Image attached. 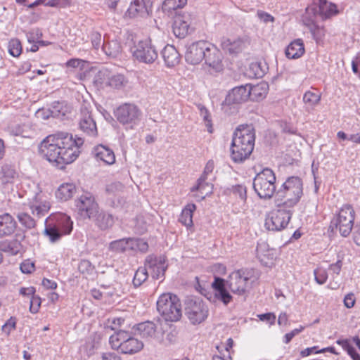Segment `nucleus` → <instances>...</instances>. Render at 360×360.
<instances>
[{"label":"nucleus","mask_w":360,"mask_h":360,"mask_svg":"<svg viewBox=\"0 0 360 360\" xmlns=\"http://www.w3.org/2000/svg\"><path fill=\"white\" fill-rule=\"evenodd\" d=\"M83 143L82 138L73 139L72 134L59 132L44 139L39 146V151L43 158L62 169L77 159Z\"/></svg>","instance_id":"1"},{"label":"nucleus","mask_w":360,"mask_h":360,"mask_svg":"<svg viewBox=\"0 0 360 360\" xmlns=\"http://www.w3.org/2000/svg\"><path fill=\"white\" fill-rule=\"evenodd\" d=\"M255 134L252 126H239L233 133L231 144V158L236 163L248 159L255 146Z\"/></svg>","instance_id":"2"},{"label":"nucleus","mask_w":360,"mask_h":360,"mask_svg":"<svg viewBox=\"0 0 360 360\" xmlns=\"http://www.w3.org/2000/svg\"><path fill=\"white\" fill-rule=\"evenodd\" d=\"M303 195V182L299 176L288 177L275 194L277 207L292 208L300 200Z\"/></svg>","instance_id":"3"},{"label":"nucleus","mask_w":360,"mask_h":360,"mask_svg":"<svg viewBox=\"0 0 360 360\" xmlns=\"http://www.w3.org/2000/svg\"><path fill=\"white\" fill-rule=\"evenodd\" d=\"M157 309L167 321H177L182 316L180 300L172 293H164L159 297Z\"/></svg>","instance_id":"4"},{"label":"nucleus","mask_w":360,"mask_h":360,"mask_svg":"<svg viewBox=\"0 0 360 360\" xmlns=\"http://www.w3.org/2000/svg\"><path fill=\"white\" fill-rule=\"evenodd\" d=\"M276 175L272 169L266 167L257 174L253 179L255 192L261 199H270L276 192Z\"/></svg>","instance_id":"5"},{"label":"nucleus","mask_w":360,"mask_h":360,"mask_svg":"<svg viewBox=\"0 0 360 360\" xmlns=\"http://www.w3.org/2000/svg\"><path fill=\"white\" fill-rule=\"evenodd\" d=\"M355 211L349 204L344 205L330 221V228L335 229L343 237H347L354 226Z\"/></svg>","instance_id":"6"},{"label":"nucleus","mask_w":360,"mask_h":360,"mask_svg":"<svg viewBox=\"0 0 360 360\" xmlns=\"http://www.w3.org/2000/svg\"><path fill=\"white\" fill-rule=\"evenodd\" d=\"M248 90V84L233 88L229 91L225 100L221 103L222 111L227 115L236 112L238 110L236 105L250 98Z\"/></svg>","instance_id":"7"},{"label":"nucleus","mask_w":360,"mask_h":360,"mask_svg":"<svg viewBox=\"0 0 360 360\" xmlns=\"http://www.w3.org/2000/svg\"><path fill=\"white\" fill-rule=\"evenodd\" d=\"M209 309L207 304L200 298L190 297L185 302V314L193 324H200L208 316Z\"/></svg>","instance_id":"8"},{"label":"nucleus","mask_w":360,"mask_h":360,"mask_svg":"<svg viewBox=\"0 0 360 360\" xmlns=\"http://www.w3.org/2000/svg\"><path fill=\"white\" fill-rule=\"evenodd\" d=\"M141 110L134 104L124 103L115 111V116L120 123L128 125L131 129L137 125L141 118Z\"/></svg>","instance_id":"9"},{"label":"nucleus","mask_w":360,"mask_h":360,"mask_svg":"<svg viewBox=\"0 0 360 360\" xmlns=\"http://www.w3.org/2000/svg\"><path fill=\"white\" fill-rule=\"evenodd\" d=\"M280 208L271 212L270 216L266 218L264 226L266 229L278 231L285 229L289 224L292 212L290 208L279 207Z\"/></svg>","instance_id":"10"},{"label":"nucleus","mask_w":360,"mask_h":360,"mask_svg":"<svg viewBox=\"0 0 360 360\" xmlns=\"http://www.w3.org/2000/svg\"><path fill=\"white\" fill-rule=\"evenodd\" d=\"M75 207L77 214L82 219H92L98 212V205L94 195L90 192H84L75 200Z\"/></svg>","instance_id":"11"},{"label":"nucleus","mask_w":360,"mask_h":360,"mask_svg":"<svg viewBox=\"0 0 360 360\" xmlns=\"http://www.w3.org/2000/svg\"><path fill=\"white\" fill-rule=\"evenodd\" d=\"M79 129L90 137H96L98 130L92 115V109L90 103L84 102L80 108L78 119Z\"/></svg>","instance_id":"12"},{"label":"nucleus","mask_w":360,"mask_h":360,"mask_svg":"<svg viewBox=\"0 0 360 360\" xmlns=\"http://www.w3.org/2000/svg\"><path fill=\"white\" fill-rule=\"evenodd\" d=\"M249 279V272L247 270L239 269L232 272L225 283L233 293L242 295L247 290Z\"/></svg>","instance_id":"13"},{"label":"nucleus","mask_w":360,"mask_h":360,"mask_svg":"<svg viewBox=\"0 0 360 360\" xmlns=\"http://www.w3.org/2000/svg\"><path fill=\"white\" fill-rule=\"evenodd\" d=\"M135 48L133 56L139 62L150 64L158 58V51L150 39L140 41Z\"/></svg>","instance_id":"14"},{"label":"nucleus","mask_w":360,"mask_h":360,"mask_svg":"<svg viewBox=\"0 0 360 360\" xmlns=\"http://www.w3.org/2000/svg\"><path fill=\"white\" fill-rule=\"evenodd\" d=\"M210 43L207 41H198L188 46L185 54L186 60L191 64L200 63L205 57V53Z\"/></svg>","instance_id":"15"},{"label":"nucleus","mask_w":360,"mask_h":360,"mask_svg":"<svg viewBox=\"0 0 360 360\" xmlns=\"http://www.w3.org/2000/svg\"><path fill=\"white\" fill-rule=\"evenodd\" d=\"M46 223H53L63 236L70 234L72 230V221L70 217L64 213L51 214L46 219Z\"/></svg>","instance_id":"16"},{"label":"nucleus","mask_w":360,"mask_h":360,"mask_svg":"<svg viewBox=\"0 0 360 360\" xmlns=\"http://www.w3.org/2000/svg\"><path fill=\"white\" fill-rule=\"evenodd\" d=\"M151 0H132L127 10L130 18L147 17L152 13Z\"/></svg>","instance_id":"17"},{"label":"nucleus","mask_w":360,"mask_h":360,"mask_svg":"<svg viewBox=\"0 0 360 360\" xmlns=\"http://www.w3.org/2000/svg\"><path fill=\"white\" fill-rule=\"evenodd\" d=\"M207 65L212 68L216 72H220L223 69L222 55L220 51L213 44L210 43L205 53L203 58Z\"/></svg>","instance_id":"18"},{"label":"nucleus","mask_w":360,"mask_h":360,"mask_svg":"<svg viewBox=\"0 0 360 360\" xmlns=\"http://www.w3.org/2000/svg\"><path fill=\"white\" fill-rule=\"evenodd\" d=\"M145 265L147 269L150 270L153 279L164 278L165 273L167 268L164 259L161 257L157 259L153 256H148L146 259Z\"/></svg>","instance_id":"19"},{"label":"nucleus","mask_w":360,"mask_h":360,"mask_svg":"<svg viewBox=\"0 0 360 360\" xmlns=\"http://www.w3.org/2000/svg\"><path fill=\"white\" fill-rule=\"evenodd\" d=\"M191 18L188 13L178 14L174 16L172 25L173 32L176 37L184 38L188 33Z\"/></svg>","instance_id":"20"},{"label":"nucleus","mask_w":360,"mask_h":360,"mask_svg":"<svg viewBox=\"0 0 360 360\" xmlns=\"http://www.w3.org/2000/svg\"><path fill=\"white\" fill-rule=\"evenodd\" d=\"M211 286L214 292V297L221 301L224 305H228L232 301L233 297L226 290L227 285L225 283L224 279L214 277Z\"/></svg>","instance_id":"21"},{"label":"nucleus","mask_w":360,"mask_h":360,"mask_svg":"<svg viewBox=\"0 0 360 360\" xmlns=\"http://www.w3.org/2000/svg\"><path fill=\"white\" fill-rule=\"evenodd\" d=\"M29 209L31 213L37 218H41L45 216L50 210V203L42 200L40 197L36 196L28 204Z\"/></svg>","instance_id":"22"},{"label":"nucleus","mask_w":360,"mask_h":360,"mask_svg":"<svg viewBox=\"0 0 360 360\" xmlns=\"http://www.w3.org/2000/svg\"><path fill=\"white\" fill-rule=\"evenodd\" d=\"M92 153L97 160L103 161L106 165H112L115 162L114 152L106 146L98 145L94 148Z\"/></svg>","instance_id":"23"},{"label":"nucleus","mask_w":360,"mask_h":360,"mask_svg":"<svg viewBox=\"0 0 360 360\" xmlns=\"http://www.w3.org/2000/svg\"><path fill=\"white\" fill-rule=\"evenodd\" d=\"M221 46L223 50L229 52L230 54H234L239 53L244 49L245 41L242 38L231 40L224 37L221 39Z\"/></svg>","instance_id":"24"},{"label":"nucleus","mask_w":360,"mask_h":360,"mask_svg":"<svg viewBox=\"0 0 360 360\" xmlns=\"http://www.w3.org/2000/svg\"><path fill=\"white\" fill-rule=\"evenodd\" d=\"M16 239L6 240L0 245V250L11 255H16L22 250V245L20 240L25 238V234H16Z\"/></svg>","instance_id":"25"},{"label":"nucleus","mask_w":360,"mask_h":360,"mask_svg":"<svg viewBox=\"0 0 360 360\" xmlns=\"http://www.w3.org/2000/svg\"><path fill=\"white\" fill-rule=\"evenodd\" d=\"M249 98L251 101H259L264 99L269 90V85L266 82H260L255 85L248 84Z\"/></svg>","instance_id":"26"},{"label":"nucleus","mask_w":360,"mask_h":360,"mask_svg":"<svg viewBox=\"0 0 360 360\" xmlns=\"http://www.w3.org/2000/svg\"><path fill=\"white\" fill-rule=\"evenodd\" d=\"M131 335L126 330H119L112 334L109 339V343L112 349L122 351V345L126 344Z\"/></svg>","instance_id":"27"},{"label":"nucleus","mask_w":360,"mask_h":360,"mask_svg":"<svg viewBox=\"0 0 360 360\" xmlns=\"http://www.w3.org/2000/svg\"><path fill=\"white\" fill-rule=\"evenodd\" d=\"M136 330L142 338H155L157 334V325L153 321L142 322L136 325Z\"/></svg>","instance_id":"28"},{"label":"nucleus","mask_w":360,"mask_h":360,"mask_svg":"<svg viewBox=\"0 0 360 360\" xmlns=\"http://www.w3.org/2000/svg\"><path fill=\"white\" fill-rule=\"evenodd\" d=\"M91 219L94 220L95 224L102 231L110 229L115 222L114 217L111 214L98 210Z\"/></svg>","instance_id":"29"},{"label":"nucleus","mask_w":360,"mask_h":360,"mask_svg":"<svg viewBox=\"0 0 360 360\" xmlns=\"http://www.w3.org/2000/svg\"><path fill=\"white\" fill-rule=\"evenodd\" d=\"M162 56L167 67H174L180 61V55L172 45L165 46L162 51Z\"/></svg>","instance_id":"30"},{"label":"nucleus","mask_w":360,"mask_h":360,"mask_svg":"<svg viewBox=\"0 0 360 360\" xmlns=\"http://www.w3.org/2000/svg\"><path fill=\"white\" fill-rule=\"evenodd\" d=\"M304 53V46L302 39H297L292 41L285 49L288 58L296 59L301 57Z\"/></svg>","instance_id":"31"},{"label":"nucleus","mask_w":360,"mask_h":360,"mask_svg":"<svg viewBox=\"0 0 360 360\" xmlns=\"http://www.w3.org/2000/svg\"><path fill=\"white\" fill-rule=\"evenodd\" d=\"M187 3V0H165L162 6V11L169 15H173L174 13L175 15L181 14L179 9L183 8Z\"/></svg>","instance_id":"32"},{"label":"nucleus","mask_w":360,"mask_h":360,"mask_svg":"<svg viewBox=\"0 0 360 360\" xmlns=\"http://www.w3.org/2000/svg\"><path fill=\"white\" fill-rule=\"evenodd\" d=\"M15 229V221L13 217L5 214L0 216V236H8L13 233Z\"/></svg>","instance_id":"33"},{"label":"nucleus","mask_w":360,"mask_h":360,"mask_svg":"<svg viewBox=\"0 0 360 360\" xmlns=\"http://www.w3.org/2000/svg\"><path fill=\"white\" fill-rule=\"evenodd\" d=\"M52 117L63 120L64 117L71 112V107L65 102L54 101L51 108Z\"/></svg>","instance_id":"34"},{"label":"nucleus","mask_w":360,"mask_h":360,"mask_svg":"<svg viewBox=\"0 0 360 360\" xmlns=\"http://www.w3.org/2000/svg\"><path fill=\"white\" fill-rule=\"evenodd\" d=\"M131 238L115 240L109 243L108 250L115 253H122L131 250Z\"/></svg>","instance_id":"35"},{"label":"nucleus","mask_w":360,"mask_h":360,"mask_svg":"<svg viewBox=\"0 0 360 360\" xmlns=\"http://www.w3.org/2000/svg\"><path fill=\"white\" fill-rule=\"evenodd\" d=\"M338 12L335 4L329 3L326 0H319V10L317 13L323 20L337 14Z\"/></svg>","instance_id":"36"},{"label":"nucleus","mask_w":360,"mask_h":360,"mask_svg":"<svg viewBox=\"0 0 360 360\" xmlns=\"http://www.w3.org/2000/svg\"><path fill=\"white\" fill-rule=\"evenodd\" d=\"M143 347V343L131 335L127 343L122 345V351L121 353L133 354L141 351Z\"/></svg>","instance_id":"37"},{"label":"nucleus","mask_w":360,"mask_h":360,"mask_svg":"<svg viewBox=\"0 0 360 360\" xmlns=\"http://www.w3.org/2000/svg\"><path fill=\"white\" fill-rule=\"evenodd\" d=\"M196 209L195 204H188L182 210L179 217V221L187 228L192 227L193 223V214Z\"/></svg>","instance_id":"38"},{"label":"nucleus","mask_w":360,"mask_h":360,"mask_svg":"<svg viewBox=\"0 0 360 360\" xmlns=\"http://www.w3.org/2000/svg\"><path fill=\"white\" fill-rule=\"evenodd\" d=\"M101 49L107 56L112 58L117 57L122 51V46L117 40H112L107 43L103 41Z\"/></svg>","instance_id":"39"},{"label":"nucleus","mask_w":360,"mask_h":360,"mask_svg":"<svg viewBox=\"0 0 360 360\" xmlns=\"http://www.w3.org/2000/svg\"><path fill=\"white\" fill-rule=\"evenodd\" d=\"M76 191V187L72 184H63L57 190L56 197L63 201L70 199Z\"/></svg>","instance_id":"40"},{"label":"nucleus","mask_w":360,"mask_h":360,"mask_svg":"<svg viewBox=\"0 0 360 360\" xmlns=\"http://www.w3.org/2000/svg\"><path fill=\"white\" fill-rule=\"evenodd\" d=\"M16 176V172L13 167L9 165L2 166L0 170V183L7 184L12 183Z\"/></svg>","instance_id":"41"},{"label":"nucleus","mask_w":360,"mask_h":360,"mask_svg":"<svg viewBox=\"0 0 360 360\" xmlns=\"http://www.w3.org/2000/svg\"><path fill=\"white\" fill-rule=\"evenodd\" d=\"M207 179H204V177H200L198 179L197 185L193 186L191 188V191H199L202 195L201 196L202 199H204L205 196L211 194L213 190V186L212 184H210L206 181Z\"/></svg>","instance_id":"42"},{"label":"nucleus","mask_w":360,"mask_h":360,"mask_svg":"<svg viewBox=\"0 0 360 360\" xmlns=\"http://www.w3.org/2000/svg\"><path fill=\"white\" fill-rule=\"evenodd\" d=\"M44 234L46 236L49 241L52 243H55L60 240L61 237L63 236L61 232H60L55 226V225L52 223H46L45 222V229L44 230Z\"/></svg>","instance_id":"43"},{"label":"nucleus","mask_w":360,"mask_h":360,"mask_svg":"<svg viewBox=\"0 0 360 360\" xmlns=\"http://www.w3.org/2000/svg\"><path fill=\"white\" fill-rule=\"evenodd\" d=\"M316 14L317 8L316 7H307L306 8L305 14L302 16V22L308 29L316 25Z\"/></svg>","instance_id":"44"},{"label":"nucleus","mask_w":360,"mask_h":360,"mask_svg":"<svg viewBox=\"0 0 360 360\" xmlns=\"http://www.w3.org/2000/svg\"><path fill=\"white\" fill-rule=\"evenodd\" d=\"M128 80L122 74L113 75L108 78V85L115 89H122L127 86Z\"/></svg>","instance_id":"45"},{"label":"nucleus","mask_w":360,"mask_h":360,"mask_svg":"<svg viewBox=\"0 0 360 360\" xmlns=\"http://www.w3.org/2000/svg\"><path fill=\"white\" fill-rule=\"evenodd\" d=\"M148 277V272L146 266L139 267L135 272L133 278V285L137 288L146 281Z\"/></svg>","instance_id":"46"},{"label":"nucleus","mask_w":360,"mask_h":360,"mask_svg":"<svg viewBox=\"0 0 360 360\" xmlns=\"http://www.w3.org/2000/svg\"><path fill=\"white\" fill-rule=\"evenodd\" d=\"M17 218L20 224L26 229H32L36 226V221L27 212H20Z\"/></svg>","instance_id":"47"},{"label":"nucleus","mask_w":360,"mask_h":360,"mask_svg":"<svg viewBox=\"0 0 360 360\" xmlns=\"http://www.w3.org/2000/svg\"><path fill=\"white\" fill-rule=\"evenodd\" d=\"M337 343L340 345L342 348L347 352L348 354L353 360H360L359 354L356 351L348 340H338Z\"/></svg>","instance_id":"48"},{"label":"nucleus","mask_w":360,"mask_h":360,"mask_svg":"<svg viewBox=\"0 0 360 360\" xmlns=\"http://www.w3.org/2000/svg\"><path fill=\"white\" fill-rule=\"evenodd\" d=\"M317 346H314L312 347H308L304 349V350L301 351V356H307L310 355L312 353L319 354V353H324L326 352H329L333 354H337L338 353L335 352V349L334 347H325L321 349H318Z\"/></svg>","instance_id":"49"},{"label":"nucleus","mask_w":360,"mask_h":360,"mask_svg":"<svg viewBox=\"0 0 360 360\" xmlns=\"http://www.w3.org/2000/svg\"><path fill=\"white\" fill-rule=\"evenodd\" d=\"M321 100V94L314 93L310 91L305 92L303 96V101L309 105L314 106L317 105Z\"/></svg>","instance_id":"50"},{"label":"nucleus","mask_w":360,"mask_h":360,"mask_svg":"<svg viewBox=\"0 0 360 360\" xmlns=\"http://www.w3.org/2000/svg\"><path fill=\"white\" fill-rule=\"evenodd\" d=\"M8 52L14 57H18L20 55L22 52V45L18 39H13L9 41Z\"/></svg>","instance_id":"51"},{"label":"nucleus","mask_w":360,"mask_h":360,"mask_svg":"<svg viewBox=\"0 0 360 360\" xmlns=\"http://www.w3.org/2000/svg\"><path fill=\"white\" fill-rule=\"evenodd\" d=\"M311 32L313 39L318 44L321 41L325 36V30L323 27H320L318 25H315L309 29Z\"/></svg>","instance_id":"52"},{"label":"nucleus","mask_w":360,"mask_h":360,"mask_svg":"<svg viewBox=\"0 0 360 360\" xmlns=\"http://www.w3.org/2000/svg\"><path fill=\"white\" fill-rule=\"evenodd\" d=\"M200 112V116L202 117L205 126L207 127V131L210 133H212L213 128L212 124V120L210 118V112L203 105H199L198 107Z\"/></svg>","instance_id":"53"},{"label":"nucleus","mask_w":360,"mask_h":360,"mask_svg":"<svg viewBox=\"0 0 360 360\" xmlns=\"http://www.w3.org/2000/svg\"><path fill=\"white\" fill-rule=\"evenodd\" d=\"M231 192L236 197H238L242 201H246L247 188L244 185L238 184L233 186L231 188Z\"/></svg>","instance_id":"54"},{"label":"nucleus","mask_w":360,"mask_h":360,"mask_svg":"<svg viewBox=\"0 0 360 360\" xmlns=\"http://www.w3.org/2000/svg\"><path fill=\"white\" fill-rule=\"evenodd\" d=\"M131 250H139L142 252H146L148 250V243L142 239L131 238Z\"/></svg>","instance_id":"55"},{"label":"nucleus","mask_w":360,"mask_h":360,"mask_svg":"<svg viewBox=\"0 0 360 360\" xmlns=\"http://www.w3.org/2000/svg\"><path fill=\"white\" fill-rule=\"evenodd\" d=\"M124 188V186L120 182H112L106 186L105 191L109 195H115L122 191Z\"/></svg>","instance_id":"56"},{"label":"nucleus","mask_w":360,"mask_h":360,"mask_svg":"<svg viewBox=\"0 0 360 360\" xmlns=\"http://www.w3.org/2000/svg\"><path fill=\"white\" fill-rule=\"evenodd\" d=\"M314 278L317 283L322 285L324 284L328 278L327 271L321 268H318L314 271Z\"/></svg>","instance_id":"57"},{"label":"nucleus","mask_w":360,"mask_h":360,"mask_svg":"<svg viewBox=\"0 0 360 360\" xmlns=\"http://www.w3.org/2000/svg\"><path fill=\"white\" fill-rule=\"evenodd\" d=\"M91 41L93 47L98 50L100 47H101L102 41L103 42L102 39L101 34L98 32H92L90 35Z\"/></svg>","instance_id":"58"},{"label":"nucleus","mask_w":360,"mask_h":360,"mask_svg":"<svg viewBox=\"0 0 360 360\" xmlns=\"http://www.w3.org/2000/svg\"><path fill=\"white\" fill-rule=\"evenodd\" d=\"M41 298L39 296L33 295L30 298V311L32 314L38 312L41 306Z\"/></svg>","instance_id":"59"},{"label":"nucleus","mask_w":360,"mask_h":360,"mask_svg":"<svg viewBox=\"0 0 360 360\" xmlns=\"http://www.w3.org/2000/svg\"><path fill=\"white\" fill-rule=\"evenodd\" d=\"M15 328V321L14 319L11 318L8 319L1 327L2 331L6 335H9L11 331Z\"/></svg>","instance_id":"60"},{"label":"nucleus","mask_w":360,"mask_h":360,"mask_svg":"<svg viewBox=\"0 0 360 360\" xmlns=\"http://www.w3.org/2000/svg\"><path fill=\"white\" fill-rule=\"evenodd\" d=\"M28 42L34 43L35 39H39L41 37L42 33L39 29L32 30L26 34Z\"/></svg>","instance_id":"61"},{"label":"nucleus","mask_w":360,"mask_h":360,"mask_svg":"<svg viewBox=\"0 0 360 360\" xmlns=\"http://www.w3.org/2000/svg\"><path fill=\"white\" fill-rule=\"evenodd\" d=\"M20 270L24 274H30L34 271V264L30 260H25L20 264Z\"/></svg>","instance_id":"62"},{"label":"nucleus","mask_w":360,"mask_h":360,"mask_svg":"<svg viewBox=\"0 0 360 360\" xmlns=\"http://www.w3.org/2000/svg\"><path fill=\"white\" fill-rule=\"evenodd\" d=\"M304 327L300 326L299 328H295V329L292 330L291 332L286 333L283 338V342H285V344L289 343L291 341V340L296 335L301 333L304 330Z\"/></svg>","instance_id":"63"},{"label":"nucleus","mask_w":360,"mask_h":360,"mask_svg":"<svg viewBox=\"0 0 360 360\" xmlns=\"http://www.w3.org/2000/svg\"><path fill=\"white\" fill-rule=\"evenodd\" d=\"M352 68L354 73L360 76V54H358L352 60Z\"/></svg>","instance_id":"64"}]
</instances>
